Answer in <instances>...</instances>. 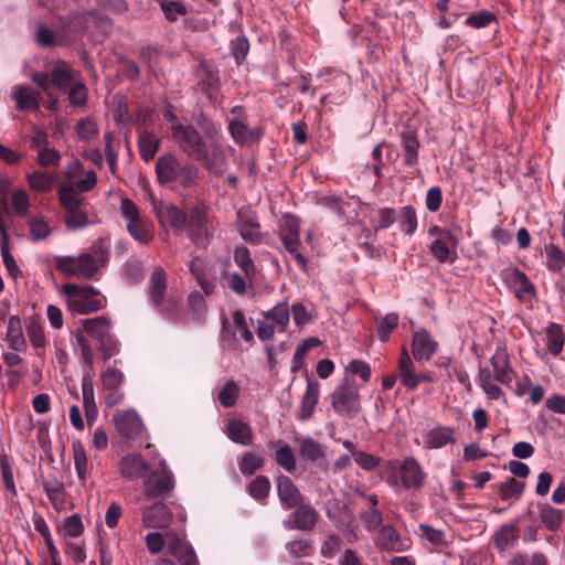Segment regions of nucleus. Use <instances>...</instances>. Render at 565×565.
I'll use <instances>...</instances> for the list:
<instances>
[{"instance_id": "10", "label": "nucleus", "mask_w": 565, "mask_h": 565, "mask_svg": "<svg viewBox=\"0 0 565 565\" xmlns=\"http://www.w3.org/2000/svg\"><path fill=\"white\" fill-rule=\"evenodd\" d=\"M398 478L404 489L419 490L426 479V473L414 457H407L403 460L397 470Z\"/></svg>"}, {"instance_id": "63", "label": "nucleus", "mask_w": 565, "mask_h": 565, "mask_svg": "<svg viewBox=\"0 0 565 565\" xmlns=\"http://www.w3.org/2000/svg\"><path fill=\"white\" fill-rule=\"evenodd\" d=\"M359 518L364 529L370 533L379 531L383 525V514L380 509L376 511H360Z\"/></svg>"}, {"instance_id": "23", "label": "nucleus", "mask_w": 565, "mask_h": 565, "mask_svg": "<svg viewBox=\"0 0 565 565\" xmlns=\"http://www.w3.org/2000/svg\"><path fill=\"white\" fill-rule=\"evenodd\" d=\"M490 362L493 367L494 380L501 384L509 385L512 382L514 371L510 365L505 349L498 348Z\"/></svg>"}, {"instance_id": "55", "label": "nucleus", "mask_w": 565, "mask_h": 565, "mask_svg": "<svg viewBox=\"0 0 565 565\" xmlns=\"http://www.w3.org/2000/svg\"><path fill=\"white\" fill-rule=\"evenodd\" d=\"M159 6L169 22H175L180 17L188 14L186 7L180 1L160 0Z\"/></svg>"}, {"instance_id": "18", "label": "nucleus", "mask_w": 565, "mask_h": 565, "mask_svg": "<svg viewBox=\"0 0 565 565\" xmlns=\"http://www.w3.org/2000/svg\"><path fill=\"white\" fill-rule=\"evenodd\" d=\"M180 160L172 153L160 156L156 162V174L160 184H170L178 180L182 168Z\"/></svg>"}, {"instance_id": "48", "label": "nucleus", "mask_w": 565, "mask_h": 565, "mask_svg": "<svg viewBox=\"0 0 565 565\" xmlns=\"http://www.w3.org/2000/svg\"><path fill=\"white\" fill-rule=\"evenodd\" d=\"M265 465V459L254 452H244L238 459L239 471L244 476H252Z\"/></svg>"}, {"instance_id": "50", "label": "nucleus", "mask_w": 565, "mask_h": 565, "mask_svg": "<svg viewBox=\"0 0 565 565\" xmlns=\"http://www.w3.org/2000/svg\"><path fill=\"white\" fill-rule=\"evenodd\" d=\"M540 509V519L542 523L551 531L557 530L562 524V512L550 504H542Z\"/></svg>"}, {"instance_id": "24", "label": "nucleus", "mask_w": 565, "mask_h": 565, "mask_svg": "<svg viewBox=\"0 0 565 565\" xmlns=\"http://www.w3.org/2000/svg\"><path fill=\"white\" fill-rule=\"evenodd\" d=\"M319 395L320 384L317 381L308 380L306 392L302 395L300 403V413L298 415L299 420L306 422L312 417L315 408L319 402Z\"/></svg>"}, {"instance_id": "12", "label": "nucleus", "mask_w": 565, "mask_h": 565, "mask_svg": "<svg viewBox=\"0 0 565 565\" xmlns=\"http://www.w3.org/2000/svg\"><path fill=\"white\" fill-rule=\"evenodd\" d=\"M114 423L119 435L127 439L138 438L143 430L141 418L135 411H117Z\"/></svg>"}, {"instance_id": "47", "label": "nucleus", "mask_w": 565, "mask_h": 565, "mask_svg": "<svg viewBox=\"0 0 565 565\" xmlns=\"http://www.w3.org/2000/svg\"><path fill=\"white\" fill-rule=\"evenodd\" d=\"M299 454L303 459L310 461H317L326 456L323 446L310 437L300 441Z\"/></svg>"}, {"instance_id": "62", "label": "nucleus", "mask_w": 565, "mask_h": 565, "mask_svg": "<svg viewBox=\"0 0 565 565\" xmlns=\"http://www.w3.org/2000/svg\"><path fill=\"white\" fill-rule=\"evenodd\" d=\"M220 340L226 349L233 350L237 347L236 330L231 326L226 316L221 319Z\"/></svg>"}, {"instance_id": "36", "label": "nucleus", "mask_w": 565, "mask_h": 565, "mask_svg": "<svg viewBox=\"0 0 565 565\" xmlns=\"http://www.w3.org/2000/svg\"><path fill=\"white\" fill-rule=\"evenodd\" d=\"M0 478L7 490V500L13 501L18 495V490L14 482L13 467L7 455L0 457Z\"/></svg>"}, {"instance_id": "25", "label": "nucleus", "mask_w": 565, "mask_h": 565, "mask_svg": "<svg viewBox=\"0 0 565 565\" xmlns=\"http://www.w3.org/2000/svg\"><path fill=\"white\" fill-rule=\"evenodd\" d=\"M82 395L87 424L92 425L96 419L98 411L94 397L93 374L85 372L82 377Z\"/></svg>"}, {"instance_id": "8", "label": "nucleus", "mask_w": 565, "mask_h": 565, "mask_svg": "<svg viewBox=\"0 0 565 565\" xmlns=\"http://www.w3.org/2000/svg\"><path fill=\"white\" fill-rule=\"evenodd\" d=\"M174 476L164 461L158 469H149L143 478V493L148 499L167 498L174 490Z\"/></svg>"}, {"instance_id": "41", "label": "nucleus", "mask_w": 565, "mask_h": 565, "mask_svg": "<svg viewBox=\"0 0 565 565\" xmlns=\"http://www.w3.org/2000/svg\"><path fill=\"white\" fill-rule=\"evenodd\" d=\"M84 333L85 332L83 330L77 329L73 332V337L75 339L76 347L81 350L82 360L88 369L86 372H90L93 374L95 354Z\"/></svg>"}, {"instance_id": "45", "label": "nucleus", "mask_w": 565, "mask_h": 565, "mask_svg": "<svg viewBox=\"0 0 565 565\" xmlns=\"http://www.w3.org/2000/svg\"><path fill=\"white\" fill-rule=\"evenodd\" d=\"M376 545L383 551H399L398 539L399 534L392 525H382Z\"/></svg>"}, {"instance_id": "22", "label": "nucleus", "mask_w": 565, "mask_h": 565, "mask_svg": "<svg viewBox=\"0 0 565 565\" xmlns=\"http://www.w3.org/2000/svg\"><path fill=\"white\" fill-rule=\"evenodd\" d=\"M397 372V376L406 390L415 391L418 387V373L415 370V363L409 356L406 348H403L398 359Z\"/></svg>"}, {"instance_id": "28", "label": "nucleus", "mask_w": 565, "mask_h": 565, "mask_svg": "<svg viewBox=\"0 0 565 565\" xmlns=\"http://www.w3.org/2000/svg\"><path fill=\"white\" fill-rule=\"evenodd\" d=\"M167 291V276L161 267L154 268L149 279L148 294L153 305L159 308L162 306Z\"/></svg>"}, {"instance_id": "49", "label": "nucleus", "mask_w": 565, "mask_h": 565, "mask_svg": "<svg viewBox=\"0 0 565 565\" xmlns=\"http://www.w3.org/2000/svg\"><path fill=\"white\" fill-rule=\"evenodd\" d=\"M247 492L253 499L257 501H264L267 499L270 492V481L268 477L257 476L247 486Z\"/></svg>"}, {"instance_id": "43", "label": "nucleus", "mask_w": 565, "mask_h": 565, "mask_svg": "<svg viewBox=\"0 0 565 565\" xmlns=\"http://www.w3.org/2000/svg\"><path fill=\"white\" fill-rule=\"evenodd\" d=\"M397 220V213L393 207L377 209L371 217V225L374 232L386 230Z\"/></svg>"}, {"instance_id": "1", "label": "nucleus", "mask_w": 565, "mask_h": 565, "mask_svg": "<svg viewBox=\"0 0 565 565\" xmlns=\"http://www.w3.org/2000/svg\"><path fill=\"white\" fill-rule=\"evenodd\" d=\"M92 253H83L78 257L56 256L55 268L67 276H76L87 280L97 279L98 269L108 260L109 246L104 239H98L90 247Z\"/></svg>"}, {"instance_id": "31", "label": "nucleus", "mask_w": 565, "mask_h": 565, "mask_svg": "<svg viewBox=\"0 0 565 565\" xmlns=\"http://www.w3.org/2000/svg\"><path fill=\"white\" fill-rule=\"evenodd\" d=\"M454 429L448 426H438L425 436V447L428 449H439L448 444L455 443Z\"/></svg>"}, {"instance_id": "14", "label": "nucleus", "mask_w": 565, "mask_h": 565, "mask_svg": "<svg viewBox=\"0 0 565 565\" xmlns=\"http://www.w3.org/2000/svg\"><path fill=\"white\" fill-rule=\"evenodd\" d=\"M437 349L438 342L427 330L420 329L413 334L412 353L417 362L429 361Z\"/></svg>"}, {"instance_id": "2", "label": "nucleus", "mask_w": 565, "mask_h": 565, "mask_svg": "<svg viewBox=\"0 0 565 565\" xmlns=\"http://www.w3.org/2000/svg\"><path fill=\"white\" fill-rule=\"evenodd\" d=\"M67 298L68 309L78 315H89L106 306V298L96 288L89 285L65 284L62 287Z\"/></svg>"}, {"instance_id": "46", "label": "nucleus", "mask_w": 565, "mask_h": 565, "mask_svg": "<svg viewBox=\"0 0 565 565\" xmlns=\"http://www.w3.org/2000/svg\"><path fill=\"white\" fill-rule=\"evenodd\" d=\"M72 449H73L74 463H75V470H76L77 477L81 480V482L84 483L87 478L88 466H89L85 448H84L83 444L79 440H77V441H73Z\"/></svg>"}, {"instance_id": "15", "label": "nucleus", "mask_w": 565, "mask_h": 565, "mask_svg": "<svg viewBox=\"0 0 565 565\" xmlns=\"http://www.w3.org/2000/svg\"><path fill=\"white\" fill-rule=\"evenodd\" d=\"M196 76L200 78L198 86L207 96L213 98V94L220 86V76L217 68L209 61H200L196 68Z\"/></svg>"}, {"instance_id": "27", "label": "nucleus", "mask_w": 565, "mask_h": 565, "mask_svg": "<svg viewBox=\"0 0 565 565\" xmlns=\"http://www.w3.org/2000/svg\"><path fill=\"white\" fill-rule=\"evenodd\" d=\"M12 98L17 104V108L21 111L40 109V95L30 86L19 85L14 87Z\"/></svg>"}, {"instance_id": "35", "label": "nucleus", "mask_w": 565, "mask_h": 565, "mask_svg": "<svg viewBox=\"0 0 565 565\" xmlns=\"http://www.w3.org/2000/svg\"><path fill=\"white\" fill-rule=\"evenodd\" d=\"M545 334L548 352L554 356H558L562 353L565 343L563 327L558 323L550 322L545 329Z\"/></svg>"}, {"instance_id": "40", "label": "nucleus", "mask_w": 565, "mask_h": 565, "mask_svg": "<svg viewBox=\"0 0 565 565\" xmlns=\"http://www.w3.org/2000/svg\"><path fill=\"white\" fill-rule=\"evenodd\" d=\"M396 221L398 222L399 228L404 234L413 236L418 226L415 207L413 205L403 206L397 214Z\"/></svg>"}, {"instance_id": "11", "label": "nucleus", "mask_w": 565, "mask_h": 565, "mask_svg": "<svg viewBox=\"0 0 565 565\" xmlns=\"http://www.w3.org/2000/svg\"><path fill=\"white\" fill-rule=\"evenodd\" d=\"M294 509L295 511L290 514V520L284 522L285 527L289 530L297 529L300 531L313 530L319 521L317 510L305 502H301Z\"/></svg>"}, {"instance_id": "29", "label": "nucleus", "mask_w": 565, "mask_h": 565, "mask_svg": "<svg viewBox=\"0 0 565 565\" xmlns=\"http://www.w3.org/2000/svg\"><path fill=\"white\" fill-rule=\"evenodd\" d=\"M78 76V72L74 71L67 63L61 62L51 72L52 87L66 90L77 81Z\"/></svg>"}, {"instance_id": "32", "label": "nucleus", "mask_w": 565, "mask_h": 565, "mask_svg": "<svg viewBox=\"0 0 565 565\" xmlns=\"http://www.w3.org/2000/svg\"><path fill=\"white\" fill-rule=\"evenodd\" d=\"M186 214L188 211H183L175 205H167L158 211L157 216L160 223L167 222L174 230L182 231L186 226Z\"/></svg>"}, {"instance_id": "17", "label": "nucleus", "mask_w": 565, "mask_h": 565, "mask_svg": "<svg viewBox=\"0 0 565 565\" xmlns=\"http://www.w3.org/2000/svg\"><path fill=\"white\" fill-rule=\"evenodd\" d=\"M276 483L278 498L284 509L290 510L303 502V495L289 477L280 475L277 477Z\"/></svg>"}, {"instance_id": "56", "label": "nucleus", "mask_w": 565, "mask_h": 565, "mask_svg": "<svg viewBox=\"0 0 565 565\" xmlns=\"http://www.w3.org/2000/svg\"><path fill=\"white\" fill-rule=\"evenodd\" d=\"M35 160L42 168H57L61 164L62 156L54 148L42 147L38 151Z\"/></svg>"}, {"instance_id": "5", "label": "nucleus", "mask_w": 565, "mask_h": 565, "mask_svg": "<svg viewBox=\"0 0 565 565\" xmlns=\"http://www.w3.org/2000/svg\"><path fill=\"white\" fill-rule=\"evenodd\" d=\"M186 231L190 239L196 246H206L213 237L214 227L207 213V206L203 201H196L186 205Z\"/></svg>"}, {"instance_id": "16", "label": "nucleus", "mask_w": 565, "mask_h": 565, "mask_svg": "<svg viewBox=\"0 0 565 565\" xmlns=\"http://www.w3.org/2000/svg\"><path fill=\"white\" fill-rule=\"evenodd\" d=\"M401 147L403 149L404 164L406 167H417L419 162L420 142L417 131L411 127H405L399 132Z\"/></svg>"}, {"instance_id": "37", "label": "nucleus", "mask_w": 565, "mask_h": 565, "mask_svg": "<svg viewBox=\"0 0 565 565\" xmlns=\"http://www.w3.org/2000/svg\"><path fill=\"white\" fill-rule=\"evenodd\" d=\"M7 340L9 347L14 351H22L26 343L23 337L21 320L18 316H11L8 321Z\"/></svg>"}, {"instance_id": "44", "label": "nucleus", "mask_w": 565, "mask_h": 565, "mask_svg": "<svg viewBox=\"0 0 565 565\" xmlns=\"http://www.w3.org/2000/svg\"><path fill=\"white\" fill-rule=\"evenodd\" d=\"M0 233L2 234V239H1L0 246H1V255H2V259H3V264H4L9 275L13 279H17L22 276V271L20 270L19 266L15 263V259L13 258V256L10 254V252L8 249L7 233H6V228H4V225L1 220H0Z\"/></svg>"}, {"instance_id": "9", "label": "nucleus", "mask_w": 565, "mask_h": 565, "mask_svg": "<svg viewBox=\"0 0 565 565\" xmlns=\"http://www.w3.org/2000/svg\"><path fill=\"white\" fill-rule=\"evenodd\" d=\"M121 215L128 221L127 231L134 239L141 244H149L153 239L151 224L140 216V210L129 199H124L120 205Z\"/></svg>"}, {"instance_id": "34", "label": "nucleus", "mask_w": 565, "mask_h": 565, "mask_svg": "<svg viewBox=\"0 0 565 565\" xmlns=\"http://www.w3.org/2000/svg\"><path fill=\"white\" fill-rule=\"evenodd\" d=\"M160 139L154 132L145 130L139 134L138 148L141 159L148 163L150 162L160 148Z\"/></svg>"}, {"instance_id": "30", "label": "nucleus", "mask_w": 565, "mask_h": 565, "mask_svg": "<svg viewBox=\"0 0 565 565\" xmlns=\"http://www.w3.org/2000/svg\"><path fill=\"white\" fill-rule=\"evenodd\" d=\"M83 331L97 341L110 334L111 321L105 316L82 320Z\"/></svg>"}, {"instance_id": "54", "label": "nucleus", "mask_w": 565, "mask_h": 565, "mask_svg": "<svg viewBox=\"0 0 565 565\" xmlns=\"http://www.w3.org/2000/svg\"><path fill=\"white\" fill-rule=\"evenodd\" d=\"M498 22V17L495 13L490 12L488 10H482L477 13L470 14L466 20L465 24L472 29H484L488 28L492 23Z\"/></svg>"}, {"instance_id": "33", "label": "nucleus", "mask_w": 565, "mask_h": 565, "mask_svg": "<svg viewBox=\"0 0 565 565\" xmlns=\"http://www.w3.org/2000/svg\"><path fill=\"white\" fill-rule=\"evenodd\" d=\"M227 437L235 444L248 446L253 441V430L247 423L239 419L230 420L226 426Z\"/></svg>"}, {"instance_id": "64", "label": "nucleus", "mask_w": 565, "mask_h": 565, "mask_svg": "<svg viewBox=\"0 0 565 565\" xmlns=\"http://www.w3.org/2000/svg\"><path fill=\"white\" fill-rule=\"evenodd\" d=\"M26 333H28L31 344L35 349H44L45 348L46 338L44 334V329L39 321H36V320L31 321L29 323V326L26 327Z\"/></svg>"}, {"instance_id": "61", "label": "nucleus", "mask_w": 565, "mask_h": 565, "mask_svg": "<svg viewBox=\"0 0 565 565\" xmlns=\"http://www.w3.org/2000/svg\"><path fill=\"white\" fill-rule=\"evenodd\" d=\"M177 181H179V184L183 189H192L196 186L199 182V168L190 163L183 164Z\"/></svg>"}, {"instance_id": "20", "label": "nucleus", "mask_w": 565, "mask_h": 565, "mask_svg": "<svg viewBox=\"0 0 565 565\" xmlns=\"http://www.w3.org/2000/svg\"><path fill=\"white\" fill-rule=\"evenodd\" d=\"M457 246L458 239L455 235H451L443 239H433L429 245V252L437 262L452 264L458 257Z\"/></svg>"}, {"instance_id": "52", "label": "nucleus", "mask_w": 565, "mask_h": 565, "mask_svg": "<svg viewBox=\"0 0 565 565\" xmlns=\"http://www.w3.org/2000/svg\"><path fill=\"white\" fill-rule=\"evenodd\" d=\"M26 181L31 190L36 192H47L52 189L53 178L41 170L33 171L26 175Z\"/></svg>"}, {"instance_id": "3", "label": "nucleus", "mask_w": 565, "mask_h": 565, "mask_svg": "<svg viewBox=\"0 0 565 565\" xmlns=\"http://www.w3.org/2000/svg\"><path fill=\"white\" fill-rule=\"evenodd\" d=\"M58 201L64 211V223L70 231H78L89 225L84 205L86 199L73 185L64 184L58 190Z\"/></svg>"}, {"instance_id": "6", "label": "nucleus", "mask_w": 565, "mask_h": 565, "mask_svg": "<svg viewBox=\"0 0 565 565\" xmlns=\"http://www.w3.org/2000/svg\"><path fill=\"white\" fill-rule=\"evenodd\" d=\"M278 236L288 252L294 257L297 265L303 273H308V259L300 253V222L292 214H285L278 225Z\"/></svg>"}, {"instance_id": "42", "label": "nucleus", "mask_w": 565, "mask_h": 565, "mask_svg": "<svg viewBox=\"0 0 565 565\" xmlns=\"http://www.w3.org/2000/svg\"><path fill=\"white\" fill-rule=\"evenodd\" d=\"M502 500L520 499L523 494L525 483L509 477L507 481L493 486Z\"/></svg>"}, {"instance_id": "59", "label": "nucleus", "mask_w": 565, "mask_h": 565, "mask_svg": "<svg viewBox=\"0 0 565 565\" xmlns=\"http://www.w3.org/2000/svg\"><path fill=\"white\" fill-rule=\"evenodd\" d=\"M239 387L235 381H227L218 393V401L222 406L233 407L237 401Z\"/></svg>"}, {"instance_id": "57", "label": "nucleus", "mask_w": 565, "mask_h": 565, "mask_svg": "<svg viewBox=\"0 0 565 565\" xmlns=\"http://www.w3.org/2000/svg\"><path fill=\"white\" fill-rule=\"evenodd\" d=\"M28 224L30 227V236L33 242L44 241L52 233V228L43 217L30 218Z\"/></svg>"}, {"instance_id": "39", "label": "nucleus", "mask_w": 565, "mask_h": 565, "mask_svg": "<svg viewBox=\"0 0 565 565\" xmlns=\"http://www.w3.org/2000/svg\"><path fill=\"white\" fill-rule=\"evenodd\" d=\"M545 266L552 273H561L565 267V252L557 245H545Z\"/></svg>"}, {"instance_id": "51", "label": "nucleus", "mask_w": 565, "mask_h": 565, "mask_svg": "<svg viewBox=\"0 0 565 565\" xmlns=\"http://www.w3.org/2000/svg\"><path fill=\"white\" fill-rule=\"evenodd\" d=\"M267 319H270L275 322L278 328V331L284 332L289 323L290 311L289 307L286 302L278 303L269 311L265 313Z\"/></svg>"}, {"instance_id": "26", "label": "nucleus", "mask_w": 565, "mask_h": 565, "mask_svg": "<svg viewBox=\"0 0 565 565\" xmlns=\"http://www.w3.org/2000/svg\"><path fill=\"white\" fill-rule=\"evenodd\" d=\"M168 551L181 565H199L193 547L178 536L168 544Z\"/></svg>"}, {"instance_id": "4", "label": "nucleus", "mask_w": 565, "mask_h": 565, "mask_svg": "<svg viewBox=\"0 0 565 565\" xmlns=\"http://www.w3.org/2000/svg\"><path fill=\"white\" fill-rule=\"evenodd\" d=\"M171 135L188 157L200 162L210 160L207 143L192 125L177 122L171 127Z\"/></svg>"}, {"instance_id": "19", "label": "nucleus", "mask_w": 565, "mask_h": 565, "mask_svg": "<svg viewBox=\"0 0 565 565\" xmlns=\"http://www.w3.org/2000/svg\"><path fill=\"white\" fill-rule=\"evenodd\" d=\"M228 131L233 140L241 146L258 142L263 137L260 128L250 129L245 120L239 118L228 119Z\"/></svg>"}, {"instance_id": "21", "label": "nucleus", "mask_w": 565, "mask_h": 565, "mask_svg": "<svg viewBox=\"0 0 565 565\" xmlns=\"http://www.w3.org/2000/svg\"><path fill=\"white\" fill-rule=\"evenodd\" d=\"M120 475L127 480L145 478L150 466L139 454H129L121 458L119 462Z\"/></svg>"}, {"instance_id": "58", "label": "nucleus", "mask_w": 565, "mask_h": 565, "mask_svg": "<svg viewBox=\"0 0 565 565\" xmlns=\"http://www.w3.org/2000/svg\"><path fill=\"white\" fill-rule=\"evenodd\" d=\"M230 49L236 65L241 66L245 62L249 52V41L244 34H242L231 41Z\"/></svg>"}, {"instance_id": "60", "label": "nucleus", "mask_w": 565, "mask_h": 565, "mask_svg": "<svg viewBox=\"0 0 565 565\" xmlns=\"http://www.w3.org/2000/svg\"><path fill=\"white\" fill-rule=\"evenodd\" d=\"M275 460L287 472L296 470V457L289 445H282L276 450Z\"/></svg>"}, {"instance_id": "13", "label": "nucleus", "mask_w": 565, "mask_h": 565, "mask_svg": "<svg viewBox=\"0 0 565 565\" xmlns=\"http://www.w3.org/2000/svg\"><path fill=\"white\" fill-rule=\"evenodd\" d=\"M172 513L162 502H154L142 510V526L147 529H166L169 526Z\"/></svg>"}, {"instance_id": "53", "label": "nucleus", "mask_w": 565, "mask_h": 565, "mask_svg": "<svg viewBox=\"0 0 565 565\" xmlns=\"http://www.w3.org/2000/svg\"><path fill=\"white\" fill-rule=\"evenodd\" d=\"M398 315L395 312L387 313L384 318L377 320L376 333L380 341L386 342L390 339L391 333L398 326Z\"/></svg>"}, {"instance_id": "7", "label": "nucleus", "mask_w": 565, "mask_h": 565, "mask_svg": "<svg viewBox=\"0 0 565 565\" xmlns=\"http://www.w3.org/2000/svg\"><path fill=\"white\" fill-rule=\"evenodd\" d=\"M331 407L334 413L349 419L355 418L361 411L359 387L345 380L331 394Z\"/></svg>"}, {"instance_id": "38", "label": "nucleus", "mask_w": 565, "mask_h": 565, "mask_svg": "<svg viewBox=\"0 0 565 565\" xmlns=\"http://www.w3.org/2000/svg\"><path fill=\"white\" fill-rule=\"evenodd\" d=\"M234 262L243 270L245 278L252 281L256 277V266L250 257L249 249L244 246H236L234 249Z\"/></svg>"}]
</instances>
